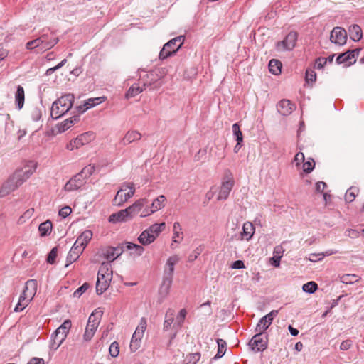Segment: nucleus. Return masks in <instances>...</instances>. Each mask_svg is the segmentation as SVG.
I'll use <instances>...</instances> for the list:
<instances>
[{
    "label": "nucleus",
    "mask_w": 364,
    "mask_h": 364,
    "mask_svg": "<svg viewBox=\"0 0 364 364\" xmlns=\"http://www.w3.org/2000/svg\"><path fill=\"white\" fill-rule=\"evenodd\" d=\"M36 164L31 161L22 168L17 169L2 185L0 197H5L27 181L35 172Z\"/></svg>",
    "instance_id": "nucleus-1"
},
{
    "label": "nucleus",
    "mask_w": 364,
    "mask_h": 364,
    "mask_svg": "<svg viewBox=\"0 0 364 364\" xmlns=\"http://www.w3.org/2000/svg\"><path fill=\"white\" fill-rule=\"evenodd\" d=\"M74 95L65 94L55 100L51 107L50 116L53 119H57L67 113L73 107Z\"/></svg>",
    "instance_id": "nucleus-2"
},
{
    "label": "nucleus",
    "mask_w": 364,
    "mask_h": 364,
    "mask_svg": "<svg viewBox=\"0 0 364 364\" xmlns=\"http://www.w3.org/2000/svg\"><path fill=\"white\" fill-rule=\"evenodd\" d=\"M71 321L68 319L65 320L53 333L52 335V341L50 344V348L53 350H56L65 340L69 330L71 328Z\"/></svg>",
    "instance_id": "nucleus-3"
},
{
    "label": "nucleus",
    "mask_w": 364,
    "mask_h": 364,
    "mask_svg": "<svg viewBox=\"0 0 364 364\" xmlns=\"http://www.w3.org/2000/svg\"><path fill=\"white\" fill-rule=\"evenodd\" d=\"M184 40V36H179L168 41L161 50L159 58L160 60H164L174 55L182 46Z\"/></svg>",
    "instance_id": "nucleus-4"
},
{
    "label": "nucleus",
    "mask_w": 364,
    "mask_h": 364,
    "mask_svg": "<svg viewBox=\"0 0 364 364\" xmlns=\"http://www.w3.org/2000/svg\"><path fill=\"white\" fill-rule=\"evenodd\" d=\"M134 193L135 188L133 183H124L113 199L114 205L117 206L122 205L134 195Z\"/></svg>",
    "instance_id": "nucleus-5"
},
{
    "label": "nucleus",
    "mask_w": 364,
    "mask_h": 364,
    "mask_svg": "<svg viewBox=\"0 0 364 364\" xmlns=\"http://www.w3.org/2000/svg\"><path fill=\"white\" fill-rule=\"evenodd\" d=\"M101 317V313H92L89 316L87 324L83 335V340L85 341H90L92 338L98 328Z\"/></svg>",
    "instance_id": "nucleus-6"
},
{
    "label": "nucleus",
    "mask_w": 364,
    "mask_h": 364,
    "mask_svg": "<svg viewBox=\"0 0 364 364\" xmlns=\"http://www.w3.org/2000/svg\"><path fill=\"white\" fill-rule=\"evenodd\" d=\"M249 346L254 352L264 351L268 346V337L263 333L257 332L250 341Z\"/></svg>",
    "instance_id": "nucleus-7"
},
{
    "label": "nucleus",
    "mask_w": 364,
    "mask_h": 364,
    "mask_svg": "<svg viewBox=\"0 0 364 364\" xmlns=\"http://www.w3.org/2000/svg\"><path fill=\"white\" fill-rule=\"evenodd\" d=\"M166 198L164 195H160L156 199L154 200L152 203L149 205H146V208L141 212L140 217L145 218L151 215L154 213L162 209L165 206Z\"/></svg>",
    "instance_id": "nucleus-8"
},
{
    "label": "nucleus",
    "mask_w": 364,
    "mask_h": 364,
    "mask_svg": "<svg viewBox=\"0 0 364 364\" xmlns=\"http://www.w3.org/2000/svg\"><path fill=\"white\" fill-rule=\"evenodd\" d=\"M95 138V134L93 132H88L83 133L78 136H77L73 140L70 141L69 144H67V149L73 151L74 149H77L82 146L90 143Z\"/></svg>",
    "instance_id": "nucleus-9"
},
{
    "label": "nucleus",
    "mask_w": 364,
    "mask_h": 364,
    "mask_svg": "<svg viewBox=\"0 0 364 364\" xmlns=\"http://www.w3.org/2000/svg\"><path fill=\"white\" fill-rule=\"evenodd\" d=\"M361 48L349 50L338 55L336 59V62L338 65L346 63V66L353 65L356 62V59L358 57Z\"/></svg>",
    "instance_id": "nucleus-10"
},
{
    "label": "nucleus",
    "mask_w": 364,
    "mask_h": 364,
    "mask_svg": "<svg viewBox=\"0 0 364 364\" xmlns=\"http://www.w3.org/2000/svg\"><path fill=\"white\" fill-rule=\"evenodd\" d=\"M298 34L296 31L289 32L284 39L277 43V49L278 50H291L296 46Z\"/></svg>",
    "instance_id": "nucleus-11"
},
{
    "label": "nucleus",
    "mask_w": 364,
    "mask_h": 364,
    "mask_svg": "<svg viewBox=\"0 0 364 364\" xmlns=\"http://www.w3.org/2000/svg\"><path fill=\"white\" fill-rule=\"evenodd\" d=\"M41 50H47L52 48L58 42V38L55 37L53 33H48L41 35L38 38Z\"/></svg>",
    "instance_id": "nucleus-12"
},
{
    "label": "nucleus",
    "mask_w": 364,
    "mask_h": 364,
    "mask_svg": "<svg viewBox=\"0 0 364 364\" xmlns=\"http://www.w3.org/2000/svg\"><path fill=\"white\" fill-rule=\"evenodd\" d=\"M330 41L336 45L343 46L346 43L347 32L341 27H335L331 32Z\"/></svg>",
    "instance_id": "nucleus-13"
},
{
    "label": "nucleus",
    "mask_w": 364,
    "mask_h": 364,
    "mask_svg": "<svg viewBox=\"0 0 364 364\" xmlns=\"http://www.w3.org/2000/svg\"><path fill=\"white\" fill-rule=\"evenodd\" d=\"M173 278L164 277H163L161 284L159 288L158 301L161 304L168 296L170 289L172 285Z\"/></svg>",
    "instance_id": "nucleus-14"
},
{
    "label": "nucleus",
    "mask_w": 364,
    "mask_h": 364,
    "mask_svg": "<svg viewBox=\"0 0 364 364\" xmlns=\"http://www.w3.org/2000/svg\"><path fill=\"white\" fill-rule=\"evenodd\" d=\"M235 184V181L232 178H228L227 180L223 181L222 182L218 195V200H226L230 191H232Z\"/></svg>",
    "instance_id": "nucleus-15"
},
{
    "label": "nucleus",
    "mask_w": 364,
    "mask_h": 364,
    "mask_svg": "<svg viewBox=\"0 0 364 364\" xmlns=\"http://www.w3.org/2000/svg\"><path fill=\"white\" fill-rule=\"evenodd\" d=\"M124 252V247L121 246L117 247H107L102 250L103 257L109 261L108 262H113L115 259L119 257Z\"/></svg>",
    "instance_id": "nucleus-16"
},
{
    "label": "nucleus",
    "mask_w": 364,
    "mask_h": 364,
    "mask_svg": "<svg viewBox=\"0 0 364 364\" xmlns=\"http://www.w3.org/2000/svg\"><path fill=\"white\" fill-rule=\"evenodd\" d=\"M147 203H149L148 199L145 198H140L136 200L132 205L127 208L126 209L127 210V213L130 218H133L139 213L141 211L142 212V210L146 208V205H147Z\"/></svg>",
    "instance_id": "nucleus-17"
},
{
    "label": "nucleus",
    "mask_w": 364,
    "mask_h": 364,
    "mask_svg": "<svg viewBox=\"0 0 364 364\" xmlns=\"http://www.w3.org/2000/svg\"><path fill=\"white\" fill-rule=\"evenodd\" d=\"M85 183V179L79 173L71 178L65 185L66 191H73L79 189Z\"/></svg>",
    "instance_id": "nucleus-18"
},
{
    "label": "nucleus",
    "mask_w": 364,
    "mask_h": 364,
    "mask_svg": "<svg viewBox=\"0 0 364 364\" xmlns=\"http://www.w3.org/2000/svg\"><path fill=\"white\" fill-rule=\"evenodd\" d=\"M277 109L282 115L288 116L294 110L295 105L290 100L284 99L278 102Z\"/></svg>",
    "instance_id": "nucleus-19"
},
{
    "label": "nucleus",
    "mask_w": 364,
    "mask_h": 364,
    "mask_svg": "<svg viewBox=\"0 0 364 364\" xmlns=\"http://www.w3.org/2000/svg\"><path fill=\"white\" fill-rule=\"evenodd\" d=\"M37 291V281L36 279L28 280L24 286L21 295L30 300H33Z\"/></svg>",
    "instance_id": "nucleus-20"
},
{
    "label": "nucleus",
    "mask_w": 364,
    "mask_h": 364,
    "mask_svg": "<svg viewBox=\"0 0 364 364\" xmlns=\"http://www.w3.org/2000/svg\"><path fill=\"white\" fill-rule=\"evenodd\" d=\"M84 250L83 247H80L76 243H74L67 255V264H65V267H67L75 262L83 252Z\"/></svg>",
    "instance_id": "nucleus-21"
},
{
    "label": "nucleus",
    "mask_w": 364,
    "mask_h": 364,
    "mask_svg": "<svg viewBox=\"0 0 364 364\" xmlns=\"http://www.w3.org/2000/svg\"><path fill=\"white\" fill-rule=\"evenodd\" d=\"M180 258L178 255L170 257L166 262L168 269L164 271V277L173 278L174 272V266L179 262Z\"/></svg>",
    "instance_id": "nucleus-22"
},
{
    "label": "nucleus",
    "mask_w": 364,
    "mask_h": 364,
    "mask_svg": "<svg viewBox=\"0 0 364 364\" xmlns=\"http://www.w3.org/2000/svg\"><path fill=\"white\" fill-rule=\"evenodd\" d=\"M141 134L136 130L128 131L122 139L123 145L129 144L134 141L141 139Z\"/></svg>",
    "instance_id": "nucleus-23"
},
{
    "label": "nucleus",
    "mask_w": 364,
    "mask_h": 364,
    "mask_svg": "<svg viewBox=\"0 0 364 364\" xmlns=\"http://www.w3.org/2000/svg\"><path fill=\"white\" fill-rule=\"evenodd\" d=\"M97 276H100L102 279H112V269L109 262H102L100 267Z\"/></svg>",
    "instance_id": "nucleus-24"
},
{
    "label": "nucleus",
    "mask_w": 364,
    "mask_h": 364,
    "mask_svg": "<svg viewBox=\"0 0 364 364\" xmlns=\"http://www.w3.org/2000/svg\"><path fill=\"white\" fill-rule=\"evenodd\" d=\"M92 237V232L91 230H87L84 231L76 240L75 243L78 245L80 247H83L85 249L90 241Z\"/></svg>",
    "instance_id": "nucleus-25"
},
{
    "label": "nucleus",
    "mask_w": 364,
    "mask_h": 364,
    "mask_svg": "<svg viewBox=\"0 0 364 364\" xmlns=\"http://www.w3.org/2000/svg\"><path fill=\"white\" fill-rule=\"evenodd\" d=\"M156 239V235L149 231L147 228L139 235L138 240L143 245H147L153 242Z\"/></svg>",
    "instance_id": "nucleus-26"
},
{
    "label": "nucleus",
    "mask_w": 364,
    "mask_h": 364,
    "mask_svg": "<svg viewBox=\"0 0 364 364\" xmlns=\"http://www.w3.org/2000/svg\"><path fill=\"white\" fill-rule=\"evenodd\" d=\"M348 33L350 35V38L353 41H355V42L359 41L363 37L362 29L357 24H353V25L350 26L348 28Z\"/></svg>",
    "instance_id": "nucleus-27"
},
{
    "label": "nucleus",
    "mask_w": 364,
    "mask_h": 364,
    "mask_svg": "<svg viewBox=\"0 0 364 364\" xmlns=\"http://www.w3.org/2000/svg\"><path fill=\"white\" fill-rule=\"evenodd\" d=\"M111 279H102L100 276H97L96 282V293L98 295L103 294L109 287Z\"/></svg>",
    "instance_id": "nucleus-28"
},
{
    "label": "nucleus",
    "mask_w": 364,
    "mask_h": 364,
    "mask_svg": "<svg viewBox=\"0 0 364 364\" xmlns=\"http://www.w3.org/2000/svg\"><path fill=\"white\" fill-rule=\"evenodd\" d=\"M25 93L24 89L22 86L18 85L17 90L15 94V102L16 107L18 109H21L24 105Z\"/></svg>",
    "instance_id": "nucleus-29"
},
{
    "label": "nucleus",
    "mask_w": 364,
    "mask_h": 364,
    "mask_svg": "<svg viewBox=\"0 0 364 364\" xmlns=\"http://www.w3.org/2000/svg\"><path fill=\"white\" fill-rule=\"evenodd\" d=\"M174 316L175 311L171 308L168 309L165 314V320L163 326L164 331H167L170 328L171 324L173 322Z\"/></svg>",
    "instance_id": "nucleus-30"
},
{
    "label": "nucleus",
    "mask_w": 364,
    "mask_h": 364,
    "mask_svg": "<svg viewBox=\"0 0 364 364\" xmlns=\"http://www.w3.org/2000/svg\"><path fill=\"white\" fill-rule=\"evenodd\" d=\"M100 102H102V101L99 97L90 98L88 99L83 105L77 107V109L81 113H83L88 109L93 107L94 106L98 105Z\"/></svg>",
    "instance_id": "nucleus-31"
},
{
    "label": "nucleus",
    "mask_w": 364,
    "mask_h": 364,
    "mask_svg": "<svg viewBox=\"0 0 364 364\" xmlns=\"http://www.w3.org/2000/svg\"><path fill=\"white\" fill-rule=\"evenodd\" d=\"M255 232V227L250 222H245L242 226V235L243 237H245L247 240H249L252 238Z\"/></svg>",
    "instance_id": "nucleus-32"
},
{
    "label": "nucleus",
    "mask_w": 364,
    "mask_h": 364,
    "mask_svg": "<svg viewBox=\"0 0 364 364\" xmlns=\"http://www.w3.org/2000/svg\"><path fill=\"white\" fill-rule=\"evenodd\" d=\"M146 85L145 83H144L142 87H141L138 83L133 84L127 90L126 97L131 98L136 96L144 90Z\"/></svg>",
    "instance_id": "nucleus-33"
},
{
    "label": "nucleus",
    "mask_w": 364,
    "mask_h": 364,
    "mask_svg": "<svg viewBox=\"0 0 364 364\" xmlns=\"http://www.w3.org/2000/svg\"><path fill=\"white\" fill-rule=\"evenodd\" d=\"M360 277L355 274H346L340 277V281L346 284H351L360 280Z\"/></svg>",
    "instance_id": "nucleus-34"
},
{
    "label": "nucleus",
    "mask_w": 364,
    "mask_h": 364,
    "mask_svg": "<svg viewBox=\"0 0 364 364\" xmlns=\"http://www.w3.org/2000/svg\"><path fill=\"white\" fill-rule=\"evenodd\" d=\"M31 301V300L21 294L18 301L14 309V312L22 311L28 306Z\"/></svg>",
    "instance_id": "nucleus-35"
},
{
    "label": "nucleus",
    "mask_w": 364,
    "mask_h": 364,
    "mask_svg": "<svg viewBox=\"0 0 364 364\" xmlns=\"http://www.w3.org/2000/svg\"><path fill=\"white\" fill-rule=\"evenodd\" d=\"M182 228L178 222H175L173 223V241L174 242H180L183 240V232L181 231Z\"/></svg>",
    "instance_id": "nucleus-36"
},
{
    "label": "nucleus",
    "mask_w": 364,
    "mask_h": 364,
    "mask_svg": "<svg viewBox=\"0 0 364 364\" xmlns=\"http://www.w3.org/2000/svg\"><path fill=\"white\" fill-rule=\"evenodd\" d=\"M282 63L279 60L272 59L269 63V72L274 75L281 73Z\"/></svg>",
    "instance_id": "nucleus-37"
},
{
    "label": "nucleus",
    "mask_w": 364,
    "mask_h": 364,
    "mask_svg": "<svg viewBox=\"0 0 364 364\" xmlns=\"http://www.w3.org/2000/svg\"><path fill=\"white\" fill-rule=\"evenodd\" d=\"M217 343L218 346V353L215 355L214 359H218L222 358L226 351L227 343L225 340L218 338L217 339Z\"/></svg>",
    "instance_id": "nucleus-38"
},
{
    "label": "nucleus",
    "mask_w": 364,
    "mask_h": 364,
    "mask_svg": "<svg viewBox=\"0 0 364 364\" xmlns=\"http://www.w3.org/2000/svg\"><path fill=\"white\" fill-rule=\"evenodd\" d=\"M359 192V188H357V187H355V186H352V187H350L346 194H345V200L347 202V203H351L353 202L357 194Z\"/></svg>",
    "instance_id": "nucleus-39"
},
{
    "label": "nucleus",
    "mask_w": 364,
    "mask_h": 364,
    "mask_svg": "<svg viewBox=\"0 0 364 364\" xmlns=\"http://www.w3.org/2000/svg\"><path fill=\"white\" fill-rule=\"evenodd\" d=\"M52 230V223L50 220H46L40 224L38 230L41 236H46L50 235Z\"/></svg>",
    "instance_id": "nucleus-40"
},
{
    "label": "nucleus",
    "mask_w": 364,
    "mask_h": 364,
    "mask_svg": "<svg viewBox=\"0 0 364 364\" xmlns=\"http://www.w3.org/2000/svg\"><path fill=\"white\" fill-rule=\"evenodd\" d=\"M166 227L165 223H161L160 224L155 223L151 225L148 229L150 232L156 235V237L159 236V235L164 230Z\"/></svg>",
    "instance_id": "nucleus-41"
},
{
    "label": "nucleus",
    "mask_w": 364,
    "mask_h": 364,
    "mask_svg": "<svg viewBox=\"0 0 364 364\" xmlns=\"http://www.w3.org/2000/svg\"><path fill=\"white\" fill-rule=\"evenodd\" d=\"M200 358V353H189L186 355L183 364H196Z\"/></svg>",
    "instance_id": "nucleus-42"
},
{
    "label": "nucleus",
    "mask_w": 364,
    "mask_h": 364,
    "mask_svg": "<svg viewBox=\"0 0 364 364\" xmlns=\"http://www.w3.org/2000/svg\"><path fill=\"white\" fill-rule=\"evenodd\" d=\"M232 132L237 142H238V145H240V143H242L243 141V136L240 126L237 123H235L232 125Z\"/></svg>",
    "instance_id": "nucleus-43"
},
{
    "label": "nucleus",
    "mask_w": 364,
    "mask_h": 364,
    "mask_svg": "<svg viewBox=\"0 0 364 364\" xmlns=\"http://www.w3.org/2000/svg\"><path fill=\"white\" fill-rule=\"evenodd\" d=\"M318 289V284L315 282H309L304 284L302 287L304 291L309 294L314 293Z\"/></svg>",
    "instance_id": "nucleus-44"
},
{
    "label": "nucleus",
    "mask_w": 364,
    "mask_h": 364,
    "mask_svg": "<svg viewBox=\"0 0 364 364\" xmlns=\"http://www.w3.org/2000/svg\"><path fill=\"white\" fill-rule=\"evenodd\" d=\"M30 116L33 121L38 122L42 117V112L39 107H33L30 111Z\"/></svg>",
    "instance_id": "nucleus-45"
},
{
    "label": "nucleus",
    "mask_w": 364,
    "mask_h": 364,
    "mask_svg": "<svg viewBox=\"0 0 364 364\" xmlns=\"http://www.w3.org/2000/svg\"><path fill=\"white\" fill-rule=\"evenodd\" d=\"M270 326V324L268 323L267 320H264V317H262L258 322L255 331L256 332H260L264 333Z\"/></svg>",
    "instance_id": "nucleus-46"
},
{
    "label": "nucleus",
    "mask_w": 364,
    "mask_h": 364,
    "mask_svg": "<svg viewBox=\"0 0 364 364\" xmlns=\"http://www.w3.org/2000/svg\"><path fill=\"white\" fill-rule=\"evenodd\" d=\"M95 171V166L93 165H88L84 167L82 171L79 173L86 180L90 177Z\"/></svg>",
    "instance_id": "nucleus-47"
},
{
    "label": "nucleus",
    "mask_w": 364,
    "mask_h": 364,
    "mask_svg": "<svg viewBox=\"0 0 364 364\" xmlns=\"http://www.w3.org/2000/svg\"><path fill=\"white\" fill-rule=\"evenodd\" d=\"M109 354L112 357L115 358L119 353V346L117 342H113L109 348Z\"/></svg>",
    "instance_id": "nucleus-48"
},
{
    "label": "nucleus",
    "mask_w": 364,
    "mask_h": 364,
    "mask_svg": "<svg viewBox=\"0 0 364 364\" xmlns=\"http://www.w3.org/2000/svg\"><path fill=\"white\" fill-rule=\"evenodd\" d=\"M116 215L118 218V220L119 222H124L131 219L126 208L116 213Z\"/></svg>",
    "instance_id": "nucleus-49"
},
{
    "label": "nucleus",
    "mask_w": 364,
    "mask_h": 364,
    "mask_svg": "<svg viewBox=\"0 0 364 364\" xmlns=\"http://www.w3.org/2000/svg\"><path fill=\"white\" fill-rule=\"evenodd\" d=\"M57 255H58V247H55L49 252L48 257H47V262L49 264H54L55 262V259L57 257Z\"/></svg>",
    "instance_id": "nucleus-50"
},
{
    "label": "nucleus",
    "mask_w": 364,
    "mask_h": 364,
    "mask_svg": "<svg viewBox=\"0 0 364 364\" xmlns=\"http://www.w3.org/2000/svg\"><path fill=\"white\" fill-rule=\"evenodd\" d=\"M316 80V73L311 69H307L306 71V82H314Z\"/></svg>",
    "instance_id": "nucleus-51"
},
{
    "label": "nucleus",
    "mask_w": 364,
    "mask_h": 364,
    "mask_svg": "<svg viewBox=\"0 0 364 364\" xmlns=\"http://www.w3.org/2000/svg\"><path fill=\"white\" fill-rule=\"evenodd\" d=\"M90 287V284L87 282L84 283L81 287L77 288L73 293L74 297H80L85 293Z\"/></svg>",
    "instance_id": "nucleus-52"
},
{
    "label": "nucleus",
    "mask_w": 364,
    "mask_h": 364,
    "mask_svg": "<svg viewBox=\"0 0 364 364\" xmlns=\"http://www.w3.org/2000/svg\"><path fill=\"white\" fill-rule=\"evenodd\" d=\"M315 167V162L313 159H311V161H308L306 162H304L303 164V171L306 173H311Z\"/></svg>",
    "instance_id": "nucleus-53"
},
{
    "label": "nucleus",
    "mask_w": 364,
    "mask_h": 364,
    "mask_svg": "<svg viewBox=\"0 0 364 364\" xmlns=\"http://www.w3.org/2000/svg\"><path fill=\"white\" fill-rule=\"evenodd\" d=\"M202 251L203 247L201 246L196 247L188 256V261L191 262L196 260Z\"/></svg>",
    "instance_id": "nucleus-54"
},
{
    "label": "nucleus",
    "mask_w": 364,
    "mask_h": 364,
    "mask_svg": "<svg viewBox=\"0 0 364 364\" xmlns=\"http://www.w3.org/2000/svg\"><path fill=\"white\" fill-rule=\"evenodd\" d=\"M146 326H147L146 320L145 318L143 317L140 319L139 323L138 326L136 327L135 331L141 332L140 333L144 335L145 330L146 328Z\"/></svg>",
    "instance_id": "nucleus-55"
},
{
    "label": "nucleus",
    "mask_w": 364,
    "mask_h": 364,
    "mask_svg": "<svg viewBox=\"0 0 364 364\" xmlns=\"http://www.w3.org/2000/svg\"><path fill=\"white\" fill-rule=\"evenodd\" d=\"M187 311L185 309H182L176 318V321L178 323V325L181 326L182 323H183L185 318L186 316Z\"/></svg>",
    "instance_id": "nucleus-56"
},
{
    "label": "nucleus",
    "mask_w": 364,
    "mask_h": 364,
    "mask_svg": "<svg viewBox=\"0 0 364 364\" xmlns=\"http://www.w3.org/2000/svg\"><path fill=\"white\" fill-rule=\"evenodd\" d=\"M278 314L277 310H272L271 312L265 315L264 317V320H267L269 324H272L274 318Z\"/></svg>",
    "instance_id": "nucleus-57"
},
{
    "label": "nucleus",
    "mask_w": 364,
    "mask_h": 364,
    "mask_svg": "<svg viewBox=\"0 0 364 364\" xmlns=\"http://www.w3.org/2000/svg\"><path fill=\"white\" fill-rule=\"evenodd\" d=\"M72 212L69 206H65L59 210V215L63 218L68 217Z\"/></svg>",
    "instance_id": "nucleus-58"
},
{
    "label": "nucleus",
    "mask_w": 364,
    "mask_h": 364,
    "mask_svg": "<svg viewBox=\"0 0 364 364\" xmlns=\"http://www.w3.org/2000/svg\"><path fill=\"white\" fill-rule=\"evenodd\" d=\"M26 47L28 50H31V49H33V48H40L38 38H36V39H34L33 41H28L26 43Z\"/></svg>",
    "instance_id": "nucleus-59"
},
{
    "label": "nucleus",
    "mask_w": 364,
    "mask_h": 364,
    "mask_svg": "<svg viewBox=\"0 0 364 364\" xmlns=\"http://www.w3.org/2000/svg\"><path fill=\"white\" fill-rule=\"evenodd\" d=\"M304 161V154L302 152H298L294 156L296 166H299L301 162Z\"/></svg>",
    "instance_id": "nucleus-60"
},
{
    "label": "nucleus",
    "mask_w": 364,
    "mask_h": 364,
    "mask_svg": "<svg viewBox=\"0 0 364 364\" xmlns=\"http://www.w3.org/2000/svg\"><path fill=\"white\" fill-rule=\"evenodd\" d=\"M346 235L350 238H358L360 235V232L356 230L348 229L346 231Z\"/></svg>",
    "instance_id": "nucleus-61"
},
{
    "label": "nucleus",
    "mask_w": 364,
    "mask_h": 364,
    "mask_svg": "<svg viewBox=\"0 0 364 364\" xmlns=\"http://www.w3.org/2000/svg\"><path fill=\"white\" fill-rule=\"evenodd\" d=\"M140 346H141V341H138L136 339L134 340V339L132 338L131 343H130V349L132 351L137 350L140 348Z\"/></svg>",
    "instance_id": "nucleus-62"
},
{
    "label": "nucleus",
    "mask_w": 364,
    "mask_h": 364,
    "mask_svg": "<svg viewBox=\"0 0 364 364\" xmlns=\"http://www.w3.org/2000/svg\"><path fill=\"white\" fill-rule=\"evenodd\" d=\"M245 267L244 262L242 260H236L231 265V268L235 269H243Z\"/></svg>",
    "instance_id": "nucleus-63"
},
{
    "label": "nucleus",
    "mask_w": 364,
    "mask_h": 364,
    "mask_svg": "<svg viewBox=\"0 0 364 364\" xmlns=\"http://www.w3.org/2000/svg\"><path fill=\"white\" fill-rule=\"evenodd\" d=\"M351 346L352 341L350 340H346L341 343L340 346V349L341 350H347L351 347Z\"/></svg>",
    "instance_id": "nucleus-64"
}]
</instances>
